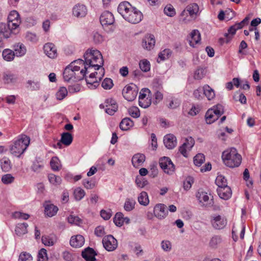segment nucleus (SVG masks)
<instances>
[{"label":"nucleus","instance_id":"obj_6","mask_svg":"<svg viewBox=\"0 0 261 261\" xmlns=\"http://www.w3.org/2000/svg\"><path fill=\"white\" fill-rule=\"evenodd\" d=\"M138 89L135 84H129L125 86L122 90V95L127 101H133L137 97Z\"/></svg>","mask_w":261,"mask_h":261},{"label":"nucleus","instance_id":"obj_26","mask_svg":"<svg viewBox=\"0 0 261 261\" xmlns=\"http://www.w3.org/2000/svg\"><path fill=\"white\" fill-rule=\"evenodd\" d=\"M164 143L168 149H172L176 145V137L173 135H167L164 138Z\"/></svg>","mask_w":261,"mask_h":261},{"label":"nucleus","instance_id":"obj_11","mask_svg":"<svg viewBox=\"0 0 261 261\" xmlns=\"http://www.w3.org/2000/svg\"><path fill=\"white\" fill-rule=\"evenodd\" d=\"M142 18V13L136 8L134 7L129 13H128L125 19L132 23L135 24L141 21Z\"/></svg>","mask_w":261,"mask_h":261},{"label":"nucleus","instance_id":"obj_14","mask_svg":"<svg viewBox=\"0 0 261 261\" xmlns=\"http://www.w3.org/2000/svg\"><path fill=\"white\" fill-rule=\"evenodd\" d=\"M154 216L159 219H164L168 214L166 206L162 203L156 204L153 208Z\"/></svg>","mask_w":261,"mask_h":261},{"label":"nucleus","instance_id":"obj_54","mask_svg":"<svg viewBox=\"0 0 261 261\" xmlns=\"http://www.w3.org/2000/svg\"><path fill=\"white\" fill-rule=\"evenodd\" d=\"M135 182L137 186L140 188H143L148 184V181L145 178L141 176H137Z\"/></svg>","mask_w":261,"mask_h":261},{"label":"nucleus","instance_id":"obj_30","mask_svg":"<svg viewBox=\"0 0 261 261\" xmlns=\"http://www.w3.org/2000/svg\"><path fill=\"white\" fill-rule=\"evenodd\" d=\"M222 242V238L220 235H214L210 240L208 246L211 249H217Z\"/></svg>","mask_w":261,"mask_h":261},{"label":"nucleus","instance_id":"obj_57","mask_svg":"<svg viewBox=\"0 0 261 261\" xmlns=\"http://www.w3.org/2000/svg\"><path fill=\"white\" fill-rule=\"evenodd\" d=\"M25 38L27 40L32 43H36L38 40L37 35L33 33L28 32L25 34Z\"/></svg>","mask_w":261,"mask_h":261},{"label":"nucleus","instance_id":"obj_45","mask_svg":"<svg viewBox=\"0 0 261 261\" xmlns=\"http://www.w3.org/2000/svg\"><path fill=\"white\" fill-rule=\"evenodd\" d=\"M3 79L5 83L9 84L15 82L16 81L17 77L13 73L10 72H7L4 73Z\"/></svg>","mask_w":261,"mask_h":261},{"label":"nucleus","instance_id":"obj_51","mask_svg":"<svg viewBox=\"0 0 261 261\" xmlns=\"http://www.w3.org/2000/svg\"><path fill=\"white\" fill-rule=\"evenodd\" d=\"M44 165L41 162L35 161L33 163L31 169L35 172L39 173L43 168Z\"/></svg>","mask_w":261,"mask_h":261},{"label":"nucleus","instance_id":"obj_28","mask_svg":"<svg viewBox=\"0 0 261 261\" xmlns=\"http://www.w3.org/2000/svg\"><path fill=\"white\" fill-rule=\"evenodd\" d=\"M95 251L91 248L88 247L82 252V255L87 261H94L96 260Z\"/></svg>","mask_w":261,"mask_h":261},{"label":"nucleus","instance_id":"obj_41","mask_svg":"<svg viewBox=\"0 0 261 261\" xmlns=\"http://www.w3.org/2000/svg\"><path fill=\"white\" fill-rule=\"evenodd\" d=\"M48 179L49 182L55 186L60 185L62 182L61 178L53 173L48 174Z\"/></svg>","mask_w":261,"mask_h":261},{"label":"nucleus","instance_id":"obj_21","mask_svg":"<svg viewBox=\"0 0 261 261\" xmlns=\"http://www.w3.org/2000/svg\"><path fill=\"white\" fill-rule=\"evenodd\" d=\"M200 40V34L197 30H193L188 38L189 44L192 47H194L196 44L199 43Z\"/></svg>","mask_w":261,"mask_h":261},{"label":"nucleus","instance_id":"obj_44","mask_svg":"<svg viewBox=\"0 0 261 261\" xmlns=\"http://www.w3.org/2000/svg\"><path fill=\"white\" fill-rule=\"evenodd\" d=\"M2 55L5 60L7 61H11L14 59L15 54L14 51L10 49H6L3 51Z\"/></svg>","mask_w":261,"mask_h":261},{"label":"nucleus","instance_id":"obj_1","mask_svg":"<svg viewBox=\"0 0 261 261\" xmlns=\"http://www.w3.org/2000/svg\"><path fill=\"white\" fill-rule=\"evenodd\" d=\"M84 57V64L82 66H84V69L86 73L91 72L93 68L95 70L99 69L103 64L102 55L96 49H88L85 53Z\"/></svg>","mask_w":261,"mask_h":261},{"label":"nucleus","instance_id":"obj_52","mask_svg":"<svg viewBox=\"0 0 261 261\" xmlns=\"http://www.w3.org/2000/svg\"><path fill=\"white\" fill-rule=\"evenodd\" d=\"M139 66L141 70L144 72H147L150 69V63L146 59L141 60L139 63Z\"/></svg>","mask_w":261,"mask_h":261},{"label":"nucleus","instance_id":"obj_48","mask_svg":"<svg viewBox=\"0 0 261 261\" xmlns=\"http://www.w3.org/2000/svg\"><path fill=\"white\" fill-rule=\"evenodd\" d=\"M172 54V51L168 48L165 49L161 51L158 55L159 59L160 61H164L168 59Z\"/></svg>","mask_w":261,"mask_h":261},{"label":"nucleus","instance_id":"obj_2","mask_svg":"<svg viewBox=\"0 0 261 261\" xmlns=\"http://www.w3.org/2000/svg\"><path fill=\"white\" fill-rule=\"evenodd\" d=\"M84 64V60L82 59L71 62L63 72V77L65 81H69L71 80L80 81L85 77L86 73L85 70L81 69V67L79 66Z\"/></svg>","mask_w":261,"mask_h":261},{"label":"nucleus","instance_id":"obj_22","mask_svg":"<svg viewBox=\"0 0 261 261\" xmlns=\"http://www.w3.org/2000/svg\"><path fill=\"white\" fill-rule=\"evenodd\" d=\"M18 31H15L14 29L8 27V24L0 23V35L3 36L6 38L10 36L11 33L17 34Z\"/></svg>","mask_w":261,"mask_h":261},{"label":"nucleus","instance_id":"obj_34","mask_svg":"<svg viewBox=\"0 0 261 261\" xmlns=\"http://www.w3.org/2000/svg\"><path fill=\"white\" fill-rule=\"evenodd\" d=\"M28 226L27 223H18L15 229L16 234L19 237L26 234L28 232Z\"/></svg>","mask_w":261,"mask_h":261},{"label":"nucleus","instance_id":"obj_43","mask_svg":"<svg viewBox=\"0 0 261 261\" xmlns=\"http://www.w3.org/2000/svg\"><path fill=\"white\" fill-rule=\"evenodd\" d=\"M50 164L54 171H59L61 168L60 161L57 156L53 157L50 160Z\"/></svg>","mask_w":261,"mask_h":261},{"label":"nucleus","instance_id":"obj_4","mask_svg":"<svg viewBox=\"0 0 261 261\" xmlns=\"http://www.w3.org/2000/svg\"><path fill=\"white\" fill-rule=\"evenodd\" d=\"M222 159L223 163L231 168L238 167L241 164L242 156L234 148L228 149L222 152Z\"/></svg>","mask_w":261,"mask_h":261},{"label":"nucleus","instance_id":"obj_49","mask_svg":"<svg viewBox=\"0 0 261 261\" xmlns=\"http://www.w3.org/2000/svg\"><path fill=\"white\" fill-rule=\"evenodd\" d=\"M123 214L122 213H117L113 219L114 223L117 226L120 227L124 223V220H123Z\"/></svg>","mask_w":261,"mask_h":261},{"label":"nucleus","instance_id":"obj_27","mask_svg":"<svg viewBox=\"0 0 261 261\" xmlns=\"http://www.w3.org/2000/svg\"><path fill=\"white\" fill-rule=\"evenodd\" d=\"M196 197L199 202L203 205H207L211 204V200H210V197L205 192L199 191L196 194Z\"/></svg>","mask_w":261,"mask_h":261},{"label":"nucleus","instance_id":"obj_29","mask_svg":"<svg viewBox=\"0 0 261 261\" xmlns=\"http://www.w3.org/2000/svg\"><path fill=\"white\" fill-rule=\"evenodd\" d=\"M58 207L53 204L47 203L45 205L44 214L49 217H51L56 215L58 211Z\"/></svg>","mask_w":261,"mask_h":261},{"label":"nucleus","instance_id":"obj_47","mask_svg":"<svg viewBox=\"0 0 261 261\" xmlns=\"http://www.w3.org/2000/svg\"><path fill=\"white\" fill-rule=\"evenodd\" d=\"M215 182L218 186V188H223L228 186L226 179L222 175L217 176Z\"/></svg>","mask_w":261,"mask_h":261},{"label":"nucleus","instance_id":"obj_20","mask_svg":"<svg viewBox=\"0 0 261 261\" xmlns=\"http://www.w3.org/2000/svg\"><path fill=\"white\" fill-rule=\"evenodd\" d=\"M72 13L74 16L77 17H83L87 13V9L85 5L78 4L73 8Z\"/></svg>","mask_w":261,"mask_h":261},{"label":"nucleus","instance_id":"obj_8","mask_svg":"<svg viewBox=\"0 0 261 261\" xmlns=\"http://www.w3.org/2000/svg\"><path fill=\"white\" fill-rule=\"evenodd\" d=\"M21 19L19 13L15 10L10 12L8 17V27L18 31V28L21 23Z\"/></svg>","mask_w":261,"mask_h":261},{"label":"nucleus","instance_id":"obj_32","mask_svg":"<svg viewBox=\"0 0 261 261\" xmlns=\"http://www.w3.org/2000/svg\"><path fill=\"white\" fill-rule=\"evenodd\" d=\"M203 92L208 100L213 99L215 97L214 90L208 85H205L202 87Z\"/></svg>","mask_w":261,"mask_h":261},{"label":"nucleus","instance_id":"obj_25","mask_svg":"<svg viewBox=\"0 0 261 261\" xmlns=\"http://www.w3.org/2000/svg\"><path fill=\"white\" fill-rule=\"evenodd\" d=\"M189 12V14L195 20L199 14V8L196 3H192L188 5L185 9Z\"/></svg>","mask_w":261,"mask_h":261},{"label":"nucleus","instance_id":"obj_55","mask_svg":"<svg viewBox=\"0 0 261 261\" xmlns=\"http://www.w3.org/2000/svg\"><path fill=\"white\" fill-rule=\"evenodd\" d=\"M205 74V69L203 68L198 67L194 72V78L195 80L202 79Z\"/></svg>","mask_w":261,"mask_h":261},{"label":"nucleus","instance_id":"obj_24","mask_svg":"<svg viewBox=\"0 0 261 261\" xmlns=\"http://www.w3.org/2000/svg\"><path fill=\"white\" fill-rule=\"evenodd\" d=\"M85 239L82 235L72 236L70 240V244L72 247L80 248L84 244Z\"/></svg>","mask_w":261,"mask_h":261},{"label":"nucleus","instance_id":"obj_59","mask_svg":"<svg viewBox=\"0 0 261 261\" xmlns=\"http://www.w3.org/2000/svg\"><path fill=\"white\" fill-rule=\"evenodd\" d=\"M14 180V177L11 174H7L2 176V181L6 185L12 183Z\"/></svg>","mask_w":261,"mask_h":261},{"label":"nucleus","instance_id":"obj_61","mask_svg":"<svg viewBox=\"0 0 261 261\" xmlns=\"http://www.w3.org/2000/svg\"><path fill=\"white\" fill-rule=\"evenodd\" d=\"M151 103V99L149 97L139 99V105L143 108H147L150 106Z\"/></svg>","mask_w":261,"mask_h":261},{"label":"nucleus","instance_id":"obj_9","mask_svg":"<svg viewBox=\"0 0 261 261\" xmlns=\"http://www.w3.org/2000/svg\"><path fill=\"white\" fill-rule=\"evenodd\" d=\"M226 218L219 215H214L211 216V223L216 229H222L227 225Z\"/></svg>","mask_w":261,"mask_h":261},{"label":"nucleus","instance_id":"obj_5","mask_svg":"<svg viewBox=\"0 0 261 261\" xmlns=\"http://www.w3.org/2000/svg\"><path fill=\"white\" fill-rule=\"evenodd\" d=\"M223 106L218 104L213 108L208 109L205 115V121L207 124H211L217 120L224 113Z\"/></svg>","mask_w":261,"mask_h":261},{"label":"nucleus","instance_id":"obj_39","mask_svg":"<svg viewBox=\"0 0 261 261\" xmlns=\"http://www.w3.org/2000/svg\"><path fill=\"white\" fill-rule=\"evenodd\" d=\"M72 140L73 137L69 133L65 132L62 134L61 141L63 144L66 146H69L71 144Z\"/></svg>","mask_w":261,"mask_h":261},{"label":"nucleus","instance_id":"obj_62","mask_svg":"<svg viewBox=\"0 0 261 261\" xmlns=\"http://www.w3.org/2000/svg\"><path fill=\"white\" fill-rule=\"evenodd\" d=\"M194 182V179L192 177H188L184 181L183 187L186 191L189 190Z\"/></svg>","mask_w":261,"mask_h":261},{"label":"nucleus","instance_id":"obj_19","mask_svg":"<svg viewBox=\"0 0 261 261\" xmlns=\"http://www.w3.org/2000/svg\"><path fill=\"white\" fill-rule=\"evenodd\" d=\"M133 8L128 2L124 1L119 4L118 7V12L125 19Z\"/></svg>","mask_w":261,"mask_h":261},{"label":"nucleus","instance_id":"obj_58","mask_svg":"<svg viewBox=\"0 0 261 261\" xmlns=\"http://www.w3.org/2000/svg\"><path fill=\"white\" fill-rule=\"evenodd\" d=\"M42 243L47 246H51L54 245L55 241L53 238L47 236H43L42 237Z\"/></svg>","mask_w":261,"mask_h":261},{"label":"nucleus","instance_id":"obj_60","mask_svg":"<svg viewBox=\"0 0 261 261\" xmlns=\"http://www.w3.org/2000/svg\"><path fill=\"white\" fill-rule=\"evenodd\" d=\"M164 13L167 16L172 17L175 14V10L171 5H167L164 8Z\"/></svg>","mask_w":261,"mask_h":261},{"label":"nucleus","instance_id":"obj_10","mask_svg":"<svg viewBox=\"0 0 261 261\" xmlns=\"http://www.w3.org/2000/svg\"><path fill=\"white\" fill-rule=\"evenodd\" d=\"M159 164L165 173L168 174H172L174 172V165L168 157L161 158L160 159Z\"/></svg>","mask_w":261,"mask_h":261},{"label":"nucleus","instance_id":"obj_63","mask_svg":"<svg viewBox=\"0 0 261 261\" xmlns=\"http://www.w3.org/2000/svg\"><path fill=\"white\" fill-rule=\"evenodd\" d=\"M47 259L46 249L42 248L38 252V261H47Z\"/></svg>","mask_w":261,"mask_h":261},{"label":"nucleus","instance_id":"obj_17","mask_svg":"<svg viewBox=\"0 0 261 261\" xmlns=\"http://www.w3.org/2000/svg\"><path fill=\"white\" fill-rule=\"evenodd\" d=\"M114 21L113 14L109 11H105L100 15V22L102 26L113 24Z\"/></svg>","mask_w":261,"mask_h":261},{"label":"nucleus","instance_id":"obj_53","mask_svg":"<svg viewBox=\"0 0 261 261\" xmlns=\"http://www.w3.org/2000/svg\"><path fill=\"white\" fill-rule=\"evenodd\" d=\"M205 161V157L202 153H198L194 158V163L197 166H200Z\"/></svg>","mask_w":261,"mask_h":261},{"label":"nucleus","instance_id":"obj_16","mask_svg":"<svg viewBox=\"0 0 261 261\" xmlns=\"http://www.w3.org/2000/svg\"><path fill=\"white\" fill-rule=\"evenodd\" d=\"M155 43V40L154 36L151 34L146 35L142 41V47L148 50H150L153 48Z\"/></svg>","mask_w":261,"mask_h":261},{"label":"nucleus","instance_id":"obj_13","mask_svg":"<svg viewBox=\"0 0 261 261\" xmlns=\"http://www.w3.org/2000/svg\"><path fill=\"white\" fill-rule=\"evenodd\" d=\"M194 144V140L192 137H189L185 140V142L179 147V151L185 157H187L188 152L191 149Z\"/></svg>","mask_w":261,"mask_h":261},{"label":"nucleus","instance_id":"obj_3","mask_svg":"<svg viewBox=\"0 0 261 261\" xmlns=\"http://www.w3.org/2000/svg\"><path fill=\"white\" fill-rule=\"evenodd\" d=\"M30 139L25 135L19 136L9 147L11 154L19 158L22 154L30 144Z\"/></svg>","mask_w":261,"mask_h":261},{"label":"nucleus","instance_id":"obj_7","mask_svg":"<svg viewBox=\"0 0 261 261\" xmlns=\"http://www.w3.org/2000/svg\"><path fill=\"white\" fill-rule=\"evenodd\" d=\"M105 71L103 68H101L99 72L100 75L96 76L97 75V72L91 73L88 77H86V81L88 87L91 89H95L99 85L98 80L100 81L101 76L104 75Z\"/></svg>","mask_w":261,"mask_h":261},{"label":"nucleus","instance_id":"obj_42","mask_svg":"<svg viewBox=\"0 0 261 261\" xmlns=\"http://www.w3.org/2000/svg\"><path fill=\"white\" fill-rule=\"evenodd\" d=\"M179 20L183 23H187L194 20V19L189 14V12L188 11L187 12L186 10L184 9L180 15Z\"/></svg>","mask_w":261,"mask_h":261},{"label":"nucleus","instance_id":"obj_64","mask_svg":"<svg viewBox=\"0 0 261 261\" xmlns=\"http://www.w3.org/2000/svg\"><path fill=\"white\" fill-rule=\"evenodd\" d=\"M32 257L30 254L27 252L20 253L19 256L18 261H31Z\"/></svg>","mask_w":261,"mask_h":261},{"label":"nucleus","instance_id":"obj_38","mask_svg":"<svg viewBox=\"0 0 261 261\" xmlns=\"http://www.w3.org/2000/svg\"><path fill=\"white\" fill-rule=\"evenodd\" d=\"M133 125V122L129 118L123 119L120 123L119 127L122 130H127Z\"/></svg>","mask_w":261,"mask_h":261},{"label":"nucleus","instance_id":"obj_15","mask_svg":"<svg viewBox=\"0 0 261 261\" xmlns=\"http://www.w3.org/2000/svg\"><path fill=\"white\" fill-rule=\"evenodd\" d=\"M43 50L45 54L49 58L55 59L58 56L57 48L52 43H45L43 46Z\"/></svg>","mask_w":261,"mask_h":261},{"label":"nucleus","instance_id":"obj_18","mask_svg":"<svg viewBox=\"0 0 261 261\" xmlns=\"http://www.w3.org/2000/svg\"><path fill=\"white\" fill-rule=\"evenodd\" d=\"M105 105L106 112L110 115H114L117 111L118 106L116 101L112 98H109L106 100Z\"/></svg>","mask_w":261,"mask_h":261},{"label":"nucleus","instance_id":"obj_40","mask_svg":"<svg viewBox=\"0 0 261 261\" xmlns=\"http://www.w3.org/2000/svg\"><path fill=\"white\" fill-rule=\"evenodd\" d=\"M85 191L81 187H77L74 190L73 196L75 200L76 201L82 200L85 197Z\"/></svg>","mask_w":261,"mask_h":261},{"label":"nucleus","instance_id":"obj_37","mask_svg":"<svg viewBox=\"0 0 261 261\" xmlns=\"http://www.w3.org/2000/svg\"><path fill=\"white\" fill-rule=\"evenodd\" d=\"M0 165L2 170L4 172H8L12 168L10 160L6 157L0 160Z\"/></svg>","mask_w":261,"mask_h":261},{"label":"nucleus","instance_id":"obj_33","mask_svg":"<svg viewBox=\"0 0 261 261\" xmlns=\"http://www.w3.org/2000/svg\"><path fill=\"white\" fill-rule=\"evenodd\" d=\"M139 203L143 206H147L149 203V199L148 194L145 191L141 192L138 196Z\"/></svg>","mask_w":261,"mask_h":261},{"label":"nucleus","instance_id":"obj_35","mask_svg":"<svg viewBox=\"0 0 261 261\" xmlns=\"http://www.w3.org/2000/svg\"><path fill=\"white\" fill-rule=\"evenodd\" d=\"M14 53L17 57H22L26 53V48L25 46L20 43H18L14 45Z\"/></svg>","mask_w":261,"mask_h":261},{"label":"nucleus","instance_id":"obj_12","mask_svg":"<svg viewBox=\"0 0 261 261\" xmlns=\"http://www.w3.org/2000/svg\"><path fill=\"white\" fill-rule=\"evenodd\" d=\"M102 244L105 248L108 251L114 250L118 246L117 240L112 235L105 237L102 239Z\"/></svg>","mask_w":261,"mask_h":261},{"label":"nucleus","instance_id":"obj_36","mask_svg":"<svg viewBox=\"0 0 261 261\" xmlns=\"http://www.w3.org/2000/svg\"><path fill=\"white\" fill-rule=\"evenodd\" d=\"M136 204V202L134 198H127L125 199L123 207L126 212H130L135 208Z\"/></svg>","mask_w":261,"mask_h":261},{"label":"nucleus","instance_id":"obj_46","mask_svg":"<svg viewBox=\"0 0 261 261\" xmlns=\"http://www.w3.org/2000/svg\"><path fill=\"white\" fill-rule=\"evenodd\" d=\"M68 91L64 87H60L56 93V96L58 100H61L67 95Z\"/></svg>","mask_w":261,"mask_h":261},{"label":"nucleus","instance_id":"obj_23","mask_svg":"<svg viewBox=\"0 0 261 261\" xmlns=\"http://www.w3.org/2000/svg\"><path fill=\"white\" fill-rule=\"evenodd\" d=\"M217 191L219 197L223 199L227 200L231 196V189L228 186L223 188H218Z\"/></svg>","mask_w":261,"mask_h":261},{"label":"nucleus","instance_id":"obj_50","mask_svg":"<svg viewBox=\"0 0 261 261\" xmlns=\"http://www.w3.org/2000/svg\"><path fill=\"white\" fill-rule=\"evenodd\" d=\"M27 84L28 85V88L32 91L38 90L40 87V84L38 81L29 80L28 81Z\"/></svg>","mask_w":261,"mask_h":261},{"label":"nucleus","instance_id":"obj_31","mask_svg":"<svg viewBox=\"0 0 261 261\" xmlns=\"http://www.w3.org/2000/svg\"><path fill=\"white\" fill-rule=\"evenodd\" d=\"M145 160V156L143 154L138 153L133 156L132 162L135 167L141 166Z\"/></svg>","mask_w":261,"mask_h":261},{"label":"nucleus","instance_id":"obj_56","mask_svg":"<svg viewBox=\"0 0 261 261\" xmlns=\"http://www.w3.org/2000/svg\"><path fill=\"white\" fill-rule=\"evenodd\" d=\"M113 85V81L110 78H106L101 83V86L106 90L111 89Z\"/></svg>","mask_w":261,"mask_h":261}]
</instances>
